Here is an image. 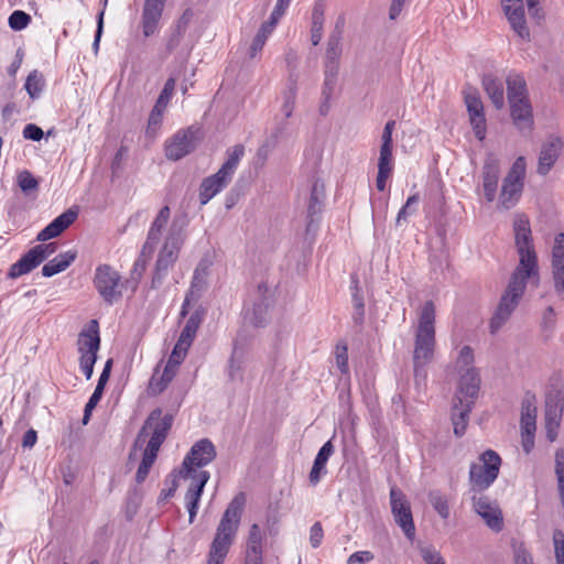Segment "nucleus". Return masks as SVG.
Instances as JSON below:
<instances>
[{"mask_svg": "<svg viewBox=\"0 0 564 564\" xmlns=\"http://www.w3.org/2000/svg\"><path fill=\"white\" fill-rule=\"evenodd\" d=\"M175 78L171 77L169 78L165 84H164V87L154 105V108H158L162 111L165 110L173 93H174V89H175Z\"/></svg>", "mask_w": 564, "mask_h": 564, "instance_id": "nucleus-52", "label": "nucleus"}, {"mask_svg": "<svg viewBox=\"0 0 564 564\" xmlns=\"http://www.w3.org/2000/svg\"><path fill=\"white\" fill-rule=\"evenodd\" d=\"M563 411V404L557 393L549 394L545 401V422L547 430V437L554 441L556 436V429L560 425Z\"/></svg>", "mask_w": 564, "mask_h": 564, "instance_id": "nucleus-30", "label": "nucleus"}, {"mask_svg": "<svg viewBox=\"0 0 564 564\" xmlns=\"http://www.w3.org/2000/svg\"><path fill=\"white\" fill-rule=\"evenodd\" d=\"M186 354V350H183L174 346L172 354L170 355L169 360L164 367L163 373L167 375L171 378H174Z\"/></svg>", "mask_w": 564, "mask_h": 564, "instance_id": "nucleus-48", "label": "nucleus"}, {"mask_svg": "<svg viewBox=\"0 0 564 564\" xmlns=\"http://www.w3.org/2000/svg\"><path fill=\"white\" fill-rule=\"evenodd\" d=\"M373 560V554L369 551H358L352 553L348 560L347 564H366L370 563Z\"/></svg>", "mask_w": 564, "mask_h": 564, "instance_id": "nucleus-64", "label": "nucleus"}, {"mask_svg": "<svg viewBox=\"0 0 564 564\" xmlns=\"http://www.w3.org/2000/svg\"><path fill=\"white\" fill-rule=\"evenodd\" d=\"M243 354L236 347L232 350L231 357L228 361V377L230 381H242L243 380Z\"/></svg>", "mask_w": 564, "mask_h": 564, "instance_id": "nucleus-42", "label": "nucleus"}, {"mask_svg": "<svg viewBox=\"0 0 564 564\" xmlns=\"http://www.w3.org/2000/svg\"><path fill=\"white\" fill-rule=\"evenodd\" d=\"M207 269L206 267L198 265L193 275L192 284L188 291L191 296L199 297L202 292L206 289L207 285Z\"/></svg>", "mask_w": 564, "mask_h": 564, "instance_id": "nucleus-46", "label": "nucleus"}, {"mask_svg": "<svg viewBox=\"0 0 564 564\" xmlns=\"http://www.w3.org/2000/svg\"><path fill=\"white\" fill-rule=\"evenodd\" d=\"M552 269L555 290L564 294V234L556 235L552 251Z\"/></svg>", "mask_w": 564, "mask_h": 564, "instance_id": "nucleus-28", "label": "nucleus"}, {"mask_svg": "<svg viewBox=\"0 0 564 564\" xmlns=\"http://www.w3.org/2000/svg\"><path fill=\"white\" fill-rule=\"evenodd\" d=\"M265 532L260 525L253 523L250 527L247 544H246V564H262V542Z\"/></svg>", "mask_w": 564, "mask_h": 564, "instance_id": "nucleus-29", "label": "nucleus"}, {"mask_svg": "<svg viewBox=\"0 0 564 564\" xmlns=\"http://www.w3.org/2000/svg\"><path fill=\"white\" fill-rule=\"evenodd\" d=\"M429 500L442 519L449 517L448 500L445 495L441 491H432L429 495Z\"/></svg>", "mask_w": 564, "mask_h": 564, "instance_id": "nucleus-49", "label": "nucleus"}, {"mask_svg": "<svg viewBox=\"0 0 564 564\" xmlns=\"http://www.w3.org/2000/svg\"><path fill=\"white\" fill-rule=\"evenodd\" d=\"M216 457V448L208 438L197 441L183 460L185 476L197 475L196 468L204 467Z\"/></svg>", "mask_w": 564, "mask_h": 564, "instance_id": "nucleus-14", "label": "nucleus"}, {"mask_svg": "<svg viewBox=\"0 0 564 564\" xmlns=\"http://www.w3.org/2000/svg\"><path fill=\"white\" fill-rule=\"evenodd\" d=\"M172 423L173 416L171 414H163L161 409L153 410L137 435L133 444V451L142 448L147 437L150 436L145 447L159 452L172 427Z\"/></svg>", "mask_w": 564, "mask_h": 564, "instance_id": "nucleus-7", "label": "nucleus"}, {"mask_svg": "<svg viewBox=\"0 0 564 564\" xmlns=\"http://www.w3.org/2000/svg\"><path fill=\"white\" fill-rule=\"evenodd\" d=\"M556 564H564V533L561 530L553 532Z\"/></svg>", "mask_w": 564, "mask_h": 564, "instance_id": "nucleus-60", "label": "nucleus"}, {"mask_svg": "<svg viewBox=\"0 0 564 564\" xmlns=\"http://www.w3.org/2000/svg\"><path fill=\"white\" fill-rule=\"evenodd\" d=\"M78 212L76 209L65 210L37 234L36 240L44 242L59 236L76 220Z\"/></svg>", "mask_w": 564, "mask_h": 564, "instance_id": "nucleus-26", "label": "nucleus"}, {"mask_svg": "<svg viewBox=\"0 0 564 564\" xmlns=\"http://www.w3.org/2000/svg\"><path fill=\"white\" fill-rule=\"evenodd\" d=\"M420 200L419 194L411 195L403 207L399 210L395 224L397 226H401L402 221H406L408 217L415 213V205H417Z\"/></svg>", "mask_w": 564, "mask_h": 564, "instance_id": "nucleus-53", "label": "nucleus"}, {"mask_svg": "<svg viewBox=\"0 0 564 564\" xmlns=\"http://www.w3.org/2000/svg\"><path fill=\"white\" fill-rule=\"evenodd\" d=\"M343 30L341 26L336 23L335 29L329 34L327 40V47L325 52V61H339L341 55V41Z\"/></svg>", "mask_w": 564, "mask_h": 564, "instance_id": "nucleus-40", "label": "nucleus"}, {"mask_svg": "<svg viewBox=\"0 0 564 564\" xmlns=\"http://www.w3.org/2000/svg\"><path fill=\"white\" fill-rule=\"evenodd\" d=\"M324 199V185L316 181L311 189L310 203L307 207L306 235H313L318 227V217L322 213Z\"/></svg>", "mask_w": 564, "mask_h": 564, "instance_id": "nucleus-22", "label": "nucleus"}, {"mask_svg": "<svg viewBox=\"0 0 564 564\" xmlns=\"http://www.w3.org/2000/svg\"><path fill=\"white\" fill-rule=\"evenodd\" d=\"M80 356L97 355L100 346V337L97 328L83 330L77 340Z\"/></svg>", "mask_w": 564, "mask_h": 564, "instance_id": "nucleus-37", "label": "nucleus"}, {"mask_svg": "<svg viewBox=\"0 0 564 564\" xmlns=\"http://www.w3.org/2000/svg\"><path fill=\"white\" fill-rule=\"evenodd\" d=\"M18 184L25 195H30L39 187L37 180L29 171H22L18 175Z\"/></svg>", "mask_w": 564, "mask_h": 564, "instance_id": "nucleus-55", "label": "nucleus"}, {"mask_svg": "<svg viewBox=\"0 0 564 564\" xmlns=\"http://www.w3.org/2000/svg\"><path fill=\"white\" fill-rule=\"evenodd\" d=\"M245 154V147L242 144H236L235 147L227 150V159L219 169L220 174H226L232 178L234 173L239 164V161Z\"/></svg>", "mask_w": 564, "mask_h": 564, "instance_id": "nucleus-39", "label": "nucleus"}, {"mask_svg": "<svg viewBox=\"0 0 564 564\" xmlns=\"http://www.w3.org/2000/svg\"><path fill=\"white\" fill-rule=\"evenodd\" d=\"M31 22V17L21 10H15L9 17V25L14 31H21Z\"/></svg>", "mask_w": 564, "mask_h": 564, "instance_id": "nucleus-57", "label": "nucleus"}, {"mask_svg": "<svg viewBox=\"0 0 564 564\" xmlns=\"http://www.w3.org/2000/svg\"><path fill=\"white\" fill-rule=\"evenodd\" d=\"M245 506L243 494L237 495L225 510L212 542L208 564H223L232 544Z\"/></svg>", "mask_w": 564, "mask_h": 564, "instance_id": "nucleus-2", "label": "nucleus"}, {"mask_svg": "<svg viewBox=\"0 0 564 564\" xmlns=\"http://www.w3.org/2000/svg\"><path fill=\"white\" fill-rule=\"evenodd\" d=\"M171 218V209L167 205L163 206L153 219L148 231L147 240L142 247V256H152L156 246L162 239Z\"/></svg>", "mask_w": 564, "mask_h": 564, "instance_id": "nucleus-18", "label": "nucleus"}, {"mask_svg": "<svg viewBox=\"0 0 564 564\" xmlns=\"http://www.w3.org/2000/svg\"><path fill=\"white\" fill-rule=\"evenodd\" d=\"M473 496L474 510L485 521L488 528L495 532H500L503 528L502 512L496 501L478 492Z\"/></svg>", "mask_w": 564, "mask_h": 564, "instance_id": "nucleus-15", "label": "nucleus"}, {"mask_svg": "<svg viewBox=\"0 0 564 564\" xmlns=\"http://www.w3.org/2000/svg\"><path fill=\"white\" fill-rule=\"evenodd\" d=\"M325 6L316 2L312 12L311 41L314 46L318 45L323 36V28L325 22Z\"/></svg>", "mask_w": 564, "mask_h": 564, "instance_id": "nucleus-38", "label": "nucleus"}, {"mask_svg": "<svg viewBox=\"0 0 564 564\" xmlns=\"http://www.w3.org/2000/svg\"><path fill=\"white\" fill-rule=\"evenodd\" d=\"M503 12L511 29L522 40L530 39V31L527 25L523 0H501Z\"/></svg>", "mask_w": 564, "mask_h": 564, "instance_id": "nucleus-17", "label": "nucleus"}, {"mask_svg": "<svg viewBox=\"0 0 564 564\" xmlns=\"http://www.w3.org/2000/svg\"><path fill=\"white\" fill-rule=\"evenodd\" d=\"M202 321H203L202 313L198 311L194 312L186 321V324L180 335V338H178L175 347H178V348L187 351L196 336V333L199 328Z\"/></svg>", "mask_w": 564, "mask_h": 564, "instance_id": "nucleus-34", "label": "nucleus"}, {"mask_svg": "<svg viewBox=\"0 0 564 564\" xmlns=\"http://www.w3.org/2000/svg\"><path fill=\"white\" fill-rule=\"evenodd\" d=\"M173 380V378L169 377L165 373L159 375L158 370L153 373L149 382V390L153 394H160L163 392L169 383Z\"/></svg>", "mask_w": 564, "mask_h": 564, "instance_id": "nucleus-54", "label": "nucleus"}, {"mask_svg": "<svg viewBox=\"0 0 564 564\" xmlns=\"http://www.w3.org/2000/svg\"><path fill=\"white\" fill-rule=\"evenodd\" d=\"M107 382L108 381L105 380L104 378L98 379V383L95 388V391L93 392L91 397L89 398L88 402L85 405L84 419H83L84 424H86L88 422L90 412L97 406L98 402L100 401V399L104 394L105 386L107 384Z\"/></svg>", "mask_w": 564, "mask_h": 564, "instance_id": "nucleus-47", "label": "nucleus"}, {"mask_svg": "<svg viewBox=\"0 0 564 564\" xmlns=\"http://www.w3.org/2000/svg\"><path fill=\"white\" fill-rule=\"evenodd\" d=\"M97 355L80 356L79 366L87 380H89L94 372V365L96 364Z\"/></svg>", "mask_w": 564, "mask_h": 564, "instance_id": "nucleus-62", "label": "nucleus"}, {"mask_svg": "<svg viewBox=\"0 0 564 564\" xmlns=\"http://www.w3.org/2000/svg\"><path fill=\"white\" fill-rule=\"evenodd\" d=\"M45 86V79L42 73L33 70L29 74L24 88L32 99L39 98Z\"/></svg>", "mask_w": 564, "mask_h": 564, "instance_id": "nucleus-45", "label": "nucleus"}, {"mask_svg": "<svg viewBox=\"0 0 564 564\" xmlns=\"http://www.w3.org/2000/svg\"><path fill=\"white\" fill-rule=\"evenodd\" d=\"M187 477L192 479V484L189 485L185 495V501L189 514V523H193L197 514L198 502L200 500L204 487L209 479V473L202 470L197 475H191Z\"/></svg>", "mask_w": 564, "mask_h": 564, "instance_id": "nucleus-21", "label": "nucleus"}, {"mask_svg": "<svg viewBox=\"0 0 564 564\" xmlns=\"http://www.w3.org/2000/svg\"><path fill=\"white\" fill-rule=\"evenodd\" d=\"M158 453V451L151 449L149 447L144 448L142 460L135 474V481L138 484L143 482L148 477L149 471L156 459Z\"/></svg>", "mask_w": 564, "mask_h": 564, "instance_id": "nucleus-44", "label": "nucleus"}, {"mask_svg": "<svg viewBox=\"0 0 564 564\" xmlns=\"http://www.w3.org/2000/svg\"><path fill=\"white\" fill-rule=\"evenodd\" d=\"M333 453H334V445H333L332 441H327L318 451V453L314 459V463H317L318 465H323L326 467V463H327L328 458L333 455Z\"/></svg>", "mask_w": 564, "mask_h": 564, "instance_id": "nucleus-63", "label": "nucleus"}, {"mask_svg": "<svg viewBox=\"0 0 564 564\" xmlns=\"http://www.w3.org/2000/svg\"><path fill=\"white\" fill-rule=\"evenodd\" d=\"M33 252L37 256L41 263L52 256L57 250L56 242L42 243L32 248Z\"/></svg>", "mask_w": 564, "mask_h": 564, "instance_id": "nucleus-61", "label": "nucleus"}, {"mask_svg": "<svg viewBox=\"0 0 564 564\" xmlns=\"http://www.w3.org/2000/svg\"><path fill=\"white\" fill-rule=\"evenodd\" d=\"M525 171V159L523 156L517 158L502 182L499 196L501 208L510 209L519 202L524 187Z\"/></svg>", "mask_w": 564, "mask_h": 564, "instance_id": "nucleus-10", "label": "nucleus"}, {"mask_svg": "<svg viewBox=\"0 0 564 564\" xmlns=\"http://www.w3.org/2000/svg\"><path fill=\"white\" fill-rule=\"evenodd\" d=\"M500 175V161L494 154H488L481 172L482 188L487 202L491 203L496 198L498 181Z\"/></svg>", "mask_w": 564, "mask_h": 564, "instance_id": "nucleus-20", "label": "nucleus"}, {"mask_svg": "<svg viewBox=\"0 0 564 564\" xmlns=\"http://www.w3.org/2000/svg\"><path fill=\"white\" fill-rule=\"evenodd\" d=\"M528 282H532L534 285H538L539 283L536 278L527 276L523 273L514 271L512 272L509 284L501 296L495 315L490 321L491 333H496L509 319L511 313L518 306Z\"/></svg>", "mask_w": 564, "mask_h": 564, "instance_id": "nucleus-6", "label": "nucleus"}, {"mask_svg": "<svg viewBox=\"0 0 564 564\" xmlns=\"http://www.w3.org/2000/svg\"><path fill=\"white\" fill-rule=\"evenodd\" d=\"M120 282L121 276L119 272L109 264H100L96 268L94 285L104 301L110 305L117 302L122 295Z\"/></svg>", "mask_w": 564, "mask_h": 564, "instance_id": "nucleus-12", "label": "nucleus"}, {"mask_svg": "<svg viewBox=\"0 0 564 564\" xmlns=\"http://www.w3.org/2000/svg\"><path fill=\"white\" fill-rule=\"evenodd\" d=\"M436 308L432 301H426L419 311L413 350L414 379L419 383L426 379L425 366L432 361L435 351Z\"/></svg>", "mask_w": 564, "mask_h": 564, "instance_id": "nucleus-1", "label": "nucleus"}, {"mask_svg": "<svg viewBox=\"0 0 564 564\" xmlns=\"http://www.w3.org/2000/svg\"><path fill=\"white\" fill-rule=\"evenodd\" d=\"M469 402L467 399L457 398V393H455V402H454V413H453V425L454 433L456 436H462L467 427L468 414L471 411L473 405L475 404V400L477 398H470Z\"/></svg>", "mask_w": 564, "mask_h": 564, "instance_id": "nucleus-31", "label": "nucleus"}, {"mask_svg": "<svg viewBox=\"0 0 564 564\" xmlns=\"http://www.w3.org/2000/svg\"><path fill=\"white\" fill-rule=\"evenodd\" d=\"M286 128V121H281L275 129L272 131L271 135L263 142V144L258 149L257 156L262 161H265L270 154V152L275 148L278 143L279 137L284 132Z\"/></svg>", "mask_w": 564, "mask_h": 564, "instance_id": "nucleus-43", "label": "nucleus"}, {"mask_svg": "<svg viewBox=\"0 0 564 564\" xmlns=\"http://www.w3.org/2000/svg\"><path fill=\"white\" fill-rule=\"evenodd\" d=\"M481 83L492 105L497 109H502L505 107V87L502 80L492 74H486Z\"/></svg>", "mask_w": 564, "mask_h": 564, "instance_id": "nucleus-32", "label": "nucleus"}, {"mask_svg": "<svg viewBox=\"0 0 564 564\" xmlns=\"http://www.w3.org/2000/svg\"><path fill=\"white\" fill-rule=\"evenodd\" d=\"M273 30L269 29L268 26L265 25H261V28L259 29L258 33L256 34L252 43H251V46H250V50H249V55L251 58H253L259 52L262 51L264 44H265V41L268 39V36L272 33Z\"/></svg>", "mask_w": 564, "mask_h": 564, "instance_id": "nucleus-50", "label": "nucleus"}, {"mask_svg": "<svg viewBox=\"0 0 564 564\" xmlns=\"http://www.w3.org/2000/svg\"><path fill=\"white\" fill-rule=\"evenodd\" d=\"M562 150V141L557 137H550L542 145L539 155L538 173L546 175L554 166Z\"/></svg>", "mask_w": 564, "mask_h": 564, "instance_id": "nucleus-24", "label": "nucleus"}, {"mask_svg": "<svg viewBox=\"0 0 564 564\" xmlns=\"http://www.w3.org/2000/svg\"><path fill=\"white\" fill-rule=\"evenodd\" d=\"M76 257L77 252L74 250L59 253L43 265L42 274L46 278H51L59 272L65 271L75 261Z\"/></svg>", "mask_w": 564, "mask_h": 564, "instance_id": "nucleus-35", "label": "nucleus"}, {"mask_svg": "<svg viewBox=\"0 0 564 564\" xmlns=\"http://www.w3.org/2000/svg\"><path fill=\"white\" fill-rule=\"evenodd\" d=\"M501 458L492 449L485 451L478 463H473L469 468V484L475 492L488 489L497 479L500 470Z\"/></svg>", "mask_w": 564, "mask_h": 564, "instance_id": "nucleus-9", "label": "nucleus"}, {"mask_svg": "<svg viewBox=\"0 0 564 564\" xmlns=\"http://www.w3.org/2000/svg\"><path fill=\"white\" fill-rule=\"evenodd\" d=\"M393 169L392 148L380 147L378 173L391 174Z\"/></svg>", "mask_w": 564, "mask_h": 564, "instance_id": "nucleus-51", "label": "nucleus"}, {"mask_svg": "<svg viewBox=\"0 0 564 564\" xmlns=\"http://www.w3.org/2000/svg\"><path fill=\"white\" fill-rule=\"evenodd\" d=\"M78 212L76 209L65 210L37 234L36 240L44 242L59 236L76 220Z\"/></svg>", "mask_w": 564, "mask_h": 564, "instance_id": "nucleus-25", "label": "nucleus"}, {"mask_svg": "<svg viewBox=\"0 0 564 564\" xmlns=\"http://www.w3.org/2000/svg\"><path fill=\"white\" fill-rule=\"evenodd\" d=\"M231 178L226 174L217 173L204 178L199 186V202L200 205H206L214 196L220 193L230 183Z\"/></svg>", "mask_w": 564, "mask_h": 564, "instance_id": "nucleus-27", "label": "nucleus"}, {"mask_svg": "<svg viewBox=\"0 0 564 564\" xmlns=\"http://www.w3.org/2000/svg\"><path fill=\"white\" fill-rule=\"evenodd\" d=\"M514 241L519 254V263L513 270L539 281L538 257L532 242L530 221L524 215H517L513 221Z\"/></svg>", "mask_w": 564, "mask_h": 564, "instance_id": "nucleus-5", "label": "nucleus"}, {"mask_svg": "<svg viewBox=\"0 0 564 564\" xmlns=\"http://www.w3.org/2000/svg\"><path fill=\"white\" fill-rule=\"evenodd\" d=\"M420 554L426 564H445L441 553L432 546L421 547Z\"/></svg>", "mask_w": 564, "mask_h": 564, "instance_id": "nucleus-59", "label": "nucleus"}, {"mask_svg": "<svg viewBox=\"0 0 564 564\" xmlns=\"http://www.w3.org/2000/svg\"><path fill=\"white\" fill-rule=\"evenodd\" d=\"M202 141L199 128L188 127L181 129L165 141V156L172 161H178L192 153Z\"/></svg>", "mask_w": 564, "mask_h": 564, "instance_id": "nucleus-11", "label": "nucleus"}, {"mask_svg": "<svg viewBox=\"0 0 564 564\" xmlns=\"http://www.w3.org/2000/svg\"><path fill=\"white\" fill-rule=\"evenodd\" d=\"M506 83L507 97L513 123L521 131L531 130L533 124L532 107L524 78L519 74H509Z\"/></svg>", "mask_w": 564, "mask_h": 564, "instance_id": "nucleus-4", "label": "nucleus"}, {"mask_svg": "<svg viewBox=\"0 0 564 564\" xmlns=\"http://www.w3.org/2000/svg\"><path fill=\"white\" fill-rule=\"evenodd\" d=\"M336 366L341 373H348V348L345 343H338L335 348Z\"/></svg>", "mask_w": 564, "mask_h": 564, "instance_id": "nucleus-56", "label": "nucleus"}, {"mask_svg": "<svg viewBox=\"0 0 564 564\" xmlns=\"http://www.w3.org/2000/svg\"><path fill=\"white\" fill-rule=\"evenodd\" d=\"M164 111L154 108L152 109L149 120H148V128H147V134L151 138H154L161 127L162 118H163Z\"/></svg>", "mask_w": 564, "mask_h": 564, "instance_id": "nucleus-58", "label": "nucleus"}, {"mask_svg": "<svg viewBox=\"0 0 564 564\" xmlns=\"http://www.w3.org/2000/svg\"><path fill=\"white\" fill-rule=\"evenodd\" d=\"M390 505L395 523L402 529L406 539L413 541L416 531L411 507L404 494L395 486L390 489Z\"/></svg>", "mask_w": 564, "mask_h": 564, "instance_id": "nucleus-13", "label": "nucleus"}, {"mask_svg": "<svg viewBox=\"0 0 564 564\" xmlns=\"http://www.w3.org/2000/svg\"><path fill=\"white\" fill-rule=\"evenodd\" d=\"M166 0H145L142 11V30L144 36L155 33L162 17Z\"/></svg>", "mask_w": 564, "mask_h": 564, "instance_id": "nucleus-23", "label": "nucleus"}, {"mask_svg": "<svg viewBox=\"0 0 564 564\" xmlns=\"http://www.w3.org/2000/svg\"><path fill=\"white\" fill-rule=\"evenodd\" d=\"M455 369L459 375L457 383V398H477L480 388V378L474 367V351L469 346H464L458 352L455 361Z\"/></svg>", "mask_w": 564, "mask_h": 564, "instance_id": "nucleus-8", "label": "nucleus"}, {"mask_svg": "<svg viewBox=\"0 0 564 564\" xmlns=\"http://www.w3.org/2000/svg\"><path fill=\"white\" fill-rule=\"evenodd\" d=\"M536 406L533 395H527L521 404V433L533 436L535 432Z\"/></svg>", "mask_w": 564, "mask_h": 564, "instance_id": "nucleus-33", "label": "nucleus"}, {"mask_svg": "<svg viewBox=\"0 0 564 564\" xmlns=\"http://www.w3.org/2000/svg\"><path fill=\"white\" fill-rule=\"evenodd\" d=\"M186 215L175 216L167 229L162 248L159 251L153 272L151 288L158 289L162 285L170 269L173 268L185 240V228L187 226Z\"/></svg>", "mask_w": 564, "mask_h": 564, "instance_id": "nucleus-3", "label": "nucleus"}, {"mask_svg": "<svg viewBox=\"0 0 564 564\" xmlns=\"http://www.w3.org/2000/svg\"><path fill=\"white\" fill-rule=\"evenodd\" d=\"M258 300L254 301L251 310H247L245 318L254 326H263L269 317L268 312L271 306V294L265 283L258 285Z\"/></svg>", "mask_w": 564, "mask_h": 564, "instance_id": "nucleus-19", "label": "nucleus"}, {"mask_svg": "<svg viewBox=\"0 0 564 564\" xmlns=\"http://www.w3.org/2000/svg\"><path fill=\"white\" fill-rule=\"evenodd\" d=\"M465 105L475 137L479 141H482L486 137L487 124L484 113V105L477 90L469 89L468 91H465Z\"/></svg>", "mask_w": 564, "mask_h": 564, "instance_id": "nucleus-16", "label": "nucleus"}, {"mask_svg": "<svg viewBox=\"0 0 564 564\" xmlns=\"http://www.w3.org/2000/svg\"><path fill=\"white\" fill-rule=\"evenodd\" d=\"M40 264V259L33 252V249H30L25 254L21 257L19 261H17L10 267L8 276L10 279H18L26 273H30Z\"/></svg>", "mask_w": 564, "mask_h": 564, "instance_id": "nucleus-36", "label": "nucleus"}, {"mask_svg": "<svg viewBox=\"0 0 564 564\" xmlns=\"http://www.w3.org/2000/svg\"><path fill=\"white\" fill-rule=\"evenodd\" d=\"M297 85L295 79H290L288 87L282 94L281 112L285 120L292 117L296 104Z\"/></svg>", "mask_w": 564, "mask_h": 564, "instance_id": "nucleus-41", "label": "nucleus"}]
</instances>
